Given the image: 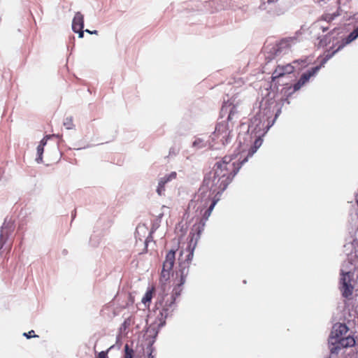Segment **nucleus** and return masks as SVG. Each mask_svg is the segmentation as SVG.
Returning <instances> with one entry per match:
<instances>
[{
    "instance_id": "1",
    "label": "nucleus",
    "mask_w": 358,
    "mask_h": 358,
    "mask_svg": "<svg viewBox=\"0 0 358 358\" xmlns=\"http://www.w3.org/2000/svg\"><path fill=\"white\" fill-rule=\"evenodd\" d=\"M235 159L234 157L225 156L217 162L213 170L204 176L201 186L191 201L189 206H193L206 220H208L222 192L247 162V158L240 162V159Z\"/></svg>"
},
{
    "instance_id": "2",
    "label": "nucleus",
    "mask_w": 358,
    "mask_h": 358,
    "mask_svg": "<svg viewBox=\"0 0 358 358\" xmlns=\"http://www.w3.org/2000/svg\"><path fill=\"white\" fill-rule=\"evenodd\" d=\"M349 215V236L346 238V243L343 246V252L347 256V262H345L341 266L339 283V289L341 294L347 299H350L352 295L354 285L352 284V282L354 280L353 277L358 261V255L357 253L358 241L356 237V233L358 230V209L354 208L350 210Z\"/></svg>"
},
{
    "instance_id": "3",
    "label": "nucleus",
    "mask_w": 358,
    "mask_h": 358,
    "mask_svg": "<svg viewBox=\"0 0 358 358\" xmlns=\"http://www.w3.org/2000/svg\"><path fill=\"white\" fill-rule=\"evenodd\" d=\"M273 110L271 106L266 101L261 103L259 112L250 120L247 132L238 135V141L241 151L245 150V145L248 146L252 143V145L248 150V155L245 158L248 159L252 157L262 144V137L267 133L275 122L272 119Z\"/></svg>"
},
{
    "instance_id": "4",
    "label": "nucleus",
    "mask_w": 358,
    "mask_h": 358,
    "mask_svg": "<svg viewBox=\"0 0 358 358\" xmlns=\"http://www.w3.org/2000/svg\"><path fill=\"white\" fill-rule=\"evenodd\" d=\"M348 331V327L345 324L336 323L334 324L331 334L328 340L331 357L337 355L342 348L354 346L356 343L354 337L348 336L344 337Z\"/></svg>"
},
{
    "instance_id": "5",
    "label": "nucleus",
    "mask_w": 358,
    "mask_h": 358,
    "mask_svg": "<svg viewBox=\"0 0 358 358\" xmlns=\"http://www.w3.org/2000/svg\"><path fill=\"white\" fill-rule=\"evenodd\" d=\"M184 253L183 251H180L178 259V269L176 271V278H179V281L173 287L176 289L175 294L176 295L181 294L182 286L185 283L186 278L189 274V266L194 257V248H191V244L188 247V250L186 251L187 254L183 259L182 256Z\"/></svg>"
},
{
    "instance_id": "6",
    "label": "nucleus",
    "mask_w": 358,
    "mask_h": 358,
    "mask_svg": "<svg viewBox=\"0 0 358 358\" xmlns=\"http://www.w3.org/2000/svg\"><path fill=\"white\" fill-rule=\"evenodd\" d=\"M297 42V37H287L281 39L274 45H267L265 48L266 51V59L270 62L277 57L282 56L289 52L292 45Z\"/></svg>"
},
{
    "instance_id": "7",
    "label": "nucleus",
    "mask_w": 358,
    "mask_h": 358,
    "mask_svg": "<svg viewBox=\"0 0 358 358\" xmlns=\"http://www.w3.org/2000/svg\"><path fill=\"white\" fill-rule=\"evenodd\" d=\"M175 292L176 289L173 288L171 294L170 296L166 294L163 297L162 301L159 302L161 310L157 316L159 327H163L166 324V319L171 317L176 308V300L180 294L176 295Z\"/></svg>"
},
{
    "instance_id": "8",
    "label": "nucleus",
    "mask_w": 358,
    "mask_h": 358,
    "mask_svg": "<svg viewBox=\"0 0 358 358\" xmlns=\"http://www.w3.org/2000/svg\"><path fill=\"white\" fill-rule=\"evenodd\" d=\"M231 131L232 127H230L228 123L223 122L217 123L214 132L210 136L212 143L219 146L218 149L228 145L232 139Z\"/></svg>"
},
{
    "instance_id": "9",
    "label": "nucleus",
    "mask_w": 358,
    "mask_h": 358,
    "mask_svg": "<svg viewBox=\"0 0 358 358\" xmlns=\"http://www.w3.org/2000/svg\"><path fill=\"white\" fill-rule=\"evenodd\" d=\"M339 15H341L339 8L336 12L324 13L319 20L311 24L310 27V34L317 38L319 36H321L322 34L329 29V23L334 20Z\"/></svg>"
},
{
    "instance_id": "10",
    "label": "nucleus",
    "mask_w": 358,
    "mask_h": 358,
    "mask_svg": "<svg viewBox=\"0 0 358 358\" xmlns=\"http://www.w3.org/2000/svg\"><path fill=\"white\" fill-rule=\"evenodd\" d=\"M176 261V250H169L165 257V260L163 262L162 269L160 275V282L165 284L173 274V268Z\"/></svg>"
},
{
    "instance_id": "11",
    "label": "nucleus",
    "mask_w": 358,
    "mask_h": 358,
    "mask_svg": "<svg viewBox=\"0 0 358 358\" xmlns=\"http://www.w3.org/2000/svg\"><path fill=\"white\" fill-rule=\"evenodd\" d=\"M225 116H227V123L231 124V127H233L234 121L238 118L236 106L230 100H224L220 110V117L223 118Z\"/></svg>"
},
{
    "instance_id": "12",
    "label": "nucleus",
    "mask_w": 358,
    "mask_h": 358,
    "mask_svg": "<svg viewBox=\"0 0 358 358\" xmlns=\"http://www.w3.org/2000/svg\"><path fill=\"white\" fill-rule=\"evenodd\" d=\"M15 229L14 222L6 217L1 227L0 231V250L7 243L9 237L13 234Z\"/></svg>"
},
{
    "instance_id": "13",
    "label": "nucleus",
    "mask_w": 358,
    "mask_h": 358,
    "mask_svg": "<svg viewBox=\"0 0 358 358\" xmlns=\"http://www.w3.org/2000/svg\"><path fill=\"white\" fill-rule=\"evenodd\" d=\"M318 71V67H313L308 70L306 72L303 73L301 76L299 80L293 85L292 92H291L289 94H292L300 90L301 87H303L307 82H308L312 76H315Z\"/></svg>"
},
{
    "instance_id": "14",
    "label": "nucleus",
    "mask_w": 358,
    "mask_h": 358,
    "mask_svg": "<svg viewBox=\"0 0 358 358\" xmlns=\"http://www.w3.org/2000/svg\"><path fill=\"white\" fill-rule=\"evenodd\" d=\"M207 147H210L213 149L219 148V146H217L215 143H212L211 139L210 138L207 140L199 136H196L194 137V140L191 144V148L194 152L206 148Z\"/></svg>"
},
{
    "instance_id": "15",
    "label": "nucleus",
    "mask_w": 358,
    "mask_h": 358,
    "mask_svg": "<svg viewBox=\"0 0 358 358\" xmlns=\"http://www.w3.org/2000/svg\"><path fill=\"white\" fill-rule=\"evenodd\" d=\"M294 70V67L288 64L285 66L278 65L277 68L275 69L273 73H272V82L275 83V84H279V80L282 78L285 74H290Z\"/></svg>"
},
{
    "instance_id": "16",
    "label": "nucleus",
    "mask_w": 358,
    "mask_h": 358,
    "mask_svg": "<svg viewBox=\"0 0 358 358\" xmlns=\"http://www.w3.org/2000/svg\"><path fill=\"white\" fill-rule=\"evenodd\" d=\"M206 220L203 217H201L200 221L197 223H195L192 228L189 236H191V243L194 241V245L192 248H195L196 245L197 241L200 238L201 234L204 229V227L206 224Z\"/></svg>"
},
{
    "instance_id": "17",
    "label": "nucleus",
    "mask_w": 358,
    "mask_h": 358,
    "mask_svg": "<svg viewBox=\"0 0 358 358\" xmlns=\"http://www.w3.org/2000/svg\"><path fill=\"white\" fill-rule=\"evenodd\" d=\"M160 328L159 323L157 324H151L147 328L145 333L147 346H153Z\"/></svg>"
},
{
    "instance_id": "18",
    "label": "nucleus",
    "mask_w": 358,
    "mask_h": 358,
    "mask_svg": "<svg viewBox=\"0 0 358 358\" xmlns=\"http://www.w3.org/2000/svg\"><path fill=\"white\" fill-rule=\"evenodd\" d=\"M336 31V29L334 28L331 31H328L326 34L319 36L317 38V43L316 45L317 48H324L329 44L331 40L334 38V34Z\"/></svg>"
},
{
    "instance_id": "19",
    "label": "nucleus",
    "mask_w": 358,
    "mask_h": 358,
    "mask_svg": "<svg viewBox=\"0 0 358 358\" xmlns=\"http://www.w3.org/2000/svg\"><path fill=\"white\" fill-rule=\"evenodd\" d=\"M358 38V27H355L353 31L349 34L347 36L343 38L341 41V44L338 46V50H341L346 45L350 44L351 42Z\"/></svg>"
},
{
    "instance_id": "20",
    "label": "nucleus",
    "mask_w": 358,
    "mask_h": 358,
    "mask_svg": "<svg viewBox=\"0 0 358 358\" xmlns=\"http://www.w3.org/2000/svg\"><path fill=\"white\" fill-rule=\"evenodd\" d=\"M84 28V17L80 12H77L72 21V29L74 32Z\"/></svg>"
},
{
    "instance_id": "21",
    "label": "nucleus",
    "mask_w": 358,
    "mask_h": 358,
    "mask_svg": "<svg viewBox=\"0 0 358 358\" xmlns=\"http://www.w3.org/2000/svg\"><path fill=\"white\" fill-rule=\"evenodd\" d=\"M169 182L166 181V178L164 177L161 178L159 180L158 185L156 189L157 193L158 195L162 196L164 194L165 191V185Z\"/></svg>"
},
{
    "instance_id": "22",
    "label": "nucleus",
    "mask_w": 358,
    "mask_h": 358,
    "mask_svg": "<svg viewBox=\"0 0 358 358\" xmlns=\"http://www.w3.org/2000/svg\"><path fill=\"white\" fill-rule=\"evenodd\" d=\"M213 3L217 4L216 10H217L227 9L229 7V4L228 3L227 0H217L213 2Z\"/></svg>"
},
{
    "instance_id": "23",
    "label": "nucleus",
    "mask_w": 358,
    "mask_h": 358,
    "mask_svg": "<svg viewBox=\"0 0 358 358\" xmlns=\"http://www.w3.org/2000/svg\"><path fill=\"white\" fill-rule=\"evenodd\" d=\"M37 157L36 158V162L38 164H41L43 162V154L44 151V148L41 146H37Z\"/></svg>"
},
{
    "instance_id": "24",
    "label": "nucleus",
    "mask_w": 358,
    "mask_h": 358,
    "mask_svg": "<svg viewBox=\"0 0 358 358\" xmlns=\"http://www.w3.org/2000/svg\"><path fill=\"white\" fill-rule=\"evenodd\" d=\"M124 358H133L134 357V350L132 348H129L128 344L124 345Z\"/></svg>"
},
{
    "instance_id": "25",
    "label": "nucleus",
    "mask_w": 358,
    "mask_h": 358,
    "mask_svg": "<svg viewBox=\"0 0 358 358\" xmlns=\"http://www.w3.org/2000/svg\"><path fill=\"white\" fill-rule=\"evenodd\" d=\"M64 125L66 127L67 129H73V119L71 117H67L64 120Z\"/></svg>"
},
{
    "instance_id": "26",
    "label": "nucleus",
    "mask_w": 358,
    "mask_h": 358,
    "mask_svg": "<svg viewBox=\"0 0 358 358\" xmlns=\"http://www.w3.org/2000/svg\"><path fill=\"white\" fill-rule=\"evenodd\" d=\"M152 297V293L150 290L145 292L144 296L142 299V302L146 304L147 302H150Z\"/></svg>"
},
{
    "instance_id": "27",
    "label": "nucleus",
    "mask_w": 358,
    "mask_h": 358,
    "mask_svg": "<svg viewBox=\"0 0 358 358\" xmlns=\"http://www.w3.org/2000/svg\"><path fill=\"white\" fill-rule=\"evenodd\" d=\"M339 50H338V48L335 50H333L332 52H330V50H328L327 52L324 55V58L327 61L329 60Z\"/></svg>"
},
{
    "instance_id": "28",
    "label": "nucleus",
    "mask_w": 358,
    "mask_h": 358,
    "mask_svg": "<svg viewBox=\"0 0 358 358\" xmlns=\"http://www.w3.org/2000/svg\"><path fill=\"white\" fill-rule=\"evenodd\" d=\"M146 350H147V352H148V358H155V355H153V352L155 351V348L153 346L152 347H150V346H147L146 348Z\"/></svg>"
},
{
    "instance_id": "29",
    "label": "nucleus",
    "mask_w": 358,
    "mask_h": 358,
    "mask_svg": "<svg viewBox=\"0 0 358 358\" xmlns=\"http://www.w3.org/2000/svg\"><path fill=\"white\" fill-rule=\"evenodd\" d=\"M23 336H25L28 339L31 338L38 337V335L35 334V332L34 330H31L27 333H24Z\"/></svg>"
},
{
    "instance_id": "30",
    "label": "nucleus",
    "mask_w": 358,
    "mask_h": 358,
    "mask_svg": "<svg viewBox=\"0 0 358 358\" xmlns=\"http://www.w3.org/2000/svg\"><path fill=\"white\" fill-rule=\"evenodd\" d=\"M176 173L173 171L168 175L164 176V177L166 178V181L170 182L171 180L175 179L176 178Z\"/></svg>"
},
{
    "instance_id": "31",
    "label": "nucleus",
    "mask_w": 358,
    "mask_h": 358,
    "mask_svg": "<svg viewBox=\"0 0 358 358\" xmlns=\"http://www.w3.org/2000/svg\"><path fill=\"white\" fill-rule=\"evenodd\" d=\"M112 347H110L108 350L106 351H101L100 352L98 355L96 356V358H108V350L111 348Z\"/></svg>"
},
{
    "instance_id": "32",
    "label": "nucleus",
    "mask_w": 358,
    "mask_h": 358,
    "mask_svg": "<svg viewBox=\"0 0 358 358\" xmlns=\"http://www.w3.org/2000/svg\"><path fill=\"white\" fill-rule=\"evenodd\" d=\"M50 138V135L45 136L39 143L38 146L43 147L46 145L48 139Z\"/></svg>"
},
{
    "instance_id": "33",
    "label": "nucleus",
    "mask_w": 358,
    "mask_h": 358,
    "mask_svg": "<svg viewBox=\"0 0 358 358\" xmlns=\"http://www.w3.org/2000/svg\"><path fill=\"white\" fill-rule=\"evenodd\" d=\"M327 62V60L324 57L320 62V65L316 66L315 67H318L319 70L324 66V64Z\"/></svg>"
},
{
    "instance_id": "34",
    "label": "nucleus",
    "mask_w": 358,
    "mask_h": 358,
    "mask_svg": "<svg viewBox=\"0 0 358 358\" xmlns=\"http://www.w3.org/2000/svg\"><path fill=\"white\" fill-rule=\"evenodd\" d=\"M178 153V150H177L175 148H171L169 150V155H176Z\"/></svg>"
},
{
    "instance_id": "35",
    "label": "nucleus",
    "mask_w": 358,
    "mask_h": 358,
    "mask_svg": "<svg viewBox=\"0 0 358 358\" xmlns=\"http://www.w3.org/2000/svg\"><path fill=\"white\" fill-rule=\"evenodd\" d=\"M129 325V322L128 320H125L122 324L120 329H126L127 327Z\"/></svg>"
},
{
    "instance_id": "36",
    "label": "nucleus",
    "mask_w": 358,
    "mask_h": 358,
    "mask_svg": "<svg viewBox=\"0 0 358 358\" xmlns=\"http://www.w3.org/2000/svg\"><path fill=\"white\" fill-rule=\"evenodd\" d=\"M85 31V30L84 31L83 29H82L80 30H77V31L76 33L78 34V37L79 38H83V36H84V32Z\"/></svg>"
},
{
    "instance_id": "37",
    "label": "nucleus",
    "mask_w": 358,
    "mask_h": 358,
    "mask_svg": "<svg viewBox=\"0 0 358 358\" xmlns=\"http://www.w3.org/2000/svg\"><path fill=\"white\" fill-rule=\"evenodd\" d=\"M85 32L89 33L90 34H98V31H96V30L90 31L89 29H85Z\"/></svg>"
},
{
    "instance_id": "38",
    "label": "nucleus",
    "mask_w": 358,
    "mask_h": 358,
    "mask_svg": "<svg viewBox=\"0 0 358 358\" xmlns=\"http://www.w3.org/2000/svg\"><path fill=\"white\" fill-rule=\"evenodd\" d=\"M299 62L301 64H302V65H303L304 66L306 65V60L301 59V60H296V61L294 62V63H299Z\"/></svg>"
},
{
    "instance_id": "39",
    "label": "nucleus",
    "mask_w": 358,
    "mask_h": 358,
    "mask_svg": "<svg viewBox=\"0 0 358 358\" xmlns=\"http://www.w3.org/2000/svg\"><path fill=\"white\" fill-rule=\"evenodd\" d=\"M152 236H151V235H150V236L146 238V240H145V245H146V247L148 246V243L149 241H152Z\"/></svg>"
},
{
    "instance_id": "40",
    "label": "nucleus",
    "mask_w": 358,
    "mask_h": 358,
    "mask_svg": "<svg viewBox=\"0 0 358 358\" xmlns=\"http://www.w3.org/2000/svg\"><path fill=\"white\" fill-rule=\"evenodd\" d=\"M355 201L357 205H358V193H355Z\"/></svg>"
},
{
    "instance_id": "41",
    "label": "nucleus",
    "mask_w": 358,
    "mask_h": 358,
    "mask_svg": "<svg viewBox=\"0 0 358 358\" xmlns=\"http://www.w3.org/2000/svg\"><path fill=\"white\" fill-rule=\"evenodd\" d=\"M280 113V109H278L277 110V112L275 113V117L273 119L275 120L277 118V117L279 115Z\"/></svg>"
},
{
    "instance_id": "42",
    "label": "nucleus",
    "mask_w": 358,
    "mask_h": 358,
    "mask_svg": "<svg viewBox=\"0 0 358 358\" xmlns=\"http://www.w3.org/2000/svg\"><path fill=\"white\" fill-rule=\"evenodd\" d=\"M76 216V214L75 213H72V218L73 219Z\"/></svg>"
}]
</instances>
